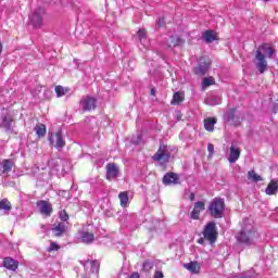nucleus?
I'll list each match as a JSON object with an SVG mask.
<instances>
[{
	"mask_svg": "<svg viewBox=\"0 0 278 278\" xmlns=\"http://www.w3.org/2000/svg\"><path fill=\"white\" fill-rule=\"evenodd\" d=\"M3 264L4 268H8V270H16V268H18V262L11 257L4 258Z\"/></svg>",
	"mask_w": 278,
	"mask_h": 278,
	"instance_id": "20",
	"label": "nucleus"
},
{
	"mask_svg": "<svg viewBox=\"0 0 278 278\" xmlns=\"http://www.w3.org/2000/svg\"><path fill=\"white\" fill-rule=\"evenodd\" d=\"M214 77H204L202 81V88L205 90V88H208V86H214Z\"/></svg>",
	"mask_w": 278,
	"mask_h": 278,
	"instance_id": "30",
	"label": "nucleus"
},
{
	"mask_svg": "<svg viewBox=\"0 0 278 278\" xmlns=\"http://www.w3.org/2000/svg\"><path fill=\"white\" fill-rule=\"evenodd\" d=\"M264 1H266V2H267V1H269V0H264Z\"/></svg>",
	"mask_w": 278,
	"mask_h": 278,
	"instance_id": "50",
	"label": "nucleus"
},
{
	"mask_svg": "<svg viewBox=\"0 0 278 278\" xmlns=\"http://www.w3.org/2000/svg\"><path fill=\"white\" fill-rule=\"evenodd\" d=\"M156 23L159 27H164V17H160Z\"/></svg>",
	"mask_w": 278,
	"mask_h": 278,
	"instance_id": "40",
	"label": "nucleus"
},
{
	"mask_svg": "<svg viewBox=\"0 0 278 278\" xmlns=\"http://www.w3.org/2000/svg\"><path fill=\"white\" fill-rule=\"evenodd\" d=\"M137 36L141 42V45H143V47H146V49L149 47V41H147V30L144 29H139L137 33Z\"/></svg>",
	"mask_w": 278,
	"mask_h": 278,
	"instance_id": "22",
	"label": "nucleus"
},
{
	"mask_svg": "<svg viewBox=\"0 0 278 278\" xmlns=\"http://www.w3.org/2000/svg\"><path fill=\"white\" fill-rule=\"evenodd\" d=\"M218 232L216 231V224L214 222H210L204 227L203 237L205 240L210 242V244H214L216 242V238Z\"/></svg>",
	"mask_w": 278,
	"mask_h": 278,
	"instance_id": "5",
	"label": "nucleus"
},
{
	"mask_svg": "<svg viewBox=\"0 0 278 278\" xmlns=\"http://www.w3.org/2000/svg\"><path fill=\"white\" fill-rule=\"evenodd\" d=\"M52 231L54 236L59 238L60 236H62V233H64V231H66V225L64 223H60L56 227L52 229Z\"/></svg>",
	"mask_w": 278,
	"mask_h": 278,
	"instance_id": "26",
	"label": "nucleus"
},
{
	"mask_svg": "<svg viewBox=\"0 0 278 278\" xmlns=\"http://www.w3.org/2000/svg\"><path fill=\"white\" fill-rule=\"evenodd\" d=\"M153 278H164V273L157 270L155 274H154V277Z\"/></svg>",
	"mask_w": 278,
	"mask_h": 278,
	"instance_id": "39",
	"label": "nucleus"
},
{
	"mask_svg": "<svg viewBox=\"0 0 278 278\" xmlns=\"http://www.w3.org/2000/svg\"><path fill=\"white\" fill-rule=\"evenodd\" d=\"M184 267L189 270V273H192L193 275H199V270H201V265L197 262H190L184 265Z\"/></svg>",
	"mask_w": 278,
	"mask_h": 278,
	"instance_id": "19",
	"label": "nucleus"
},
{
	"mask_svg": "<svg viewBox=\"0 0 278 278\" xmlns=\"http://www.w3.org/2000/svg\"><path fill=\"white\" fill-rule=\"evenodd\" d=\"M78 240H80V242H84L85 244H90L91 242H94V235L88 231H79Z\"/></svg>",
	"mask_w": 278,
	"mask_h": 278,
	"instance_id": "16",
	"label": "nucleus"
},
{
	"mask_svg": "<svg viewBox=\"0 0 278 278\" xmlns=\"http://www.w3.org/2000/svg\"><path fill=\"white\" fill-rule=\"evenodd\" d=\"M118 199H119V202H121V206H122V207H127V205H129V195L127 194L126 191L121 192V193L118 194Z\"/></svg>",
	"mask_w": 278,
	"mask_h": 278,
	"instance_id": "25",
	"label": "nucleus"
},
{
	"mask_svg": "<svg viewBox=\"0 0 278 278\" xmlns=\"http://www.w3.org/2000/svg\"><path fill=\"white\" fill-rule=\"evenodd\" d=\"M49 140L52 147H55V149H62L66 144V142L64 141V137H62L61 130H59L54 135H50Z\"/></svg>",
	"mask_w": 278,
	"mask_h": 278,
	"instance_id": "7",
	"label": "nucleus"
},
{
	"mask_svg": "<svg viewBox=\"0 0 278 278\" xmlns=\"http://www.w3.org/2000/svg\"><path fill=\"white\" fill-rule=\"evenodd\" d=\"M184 101V92H176L173 96L172 105H179Z\"/></svg>",
	"mask_w": 278,
	"mask_h": 278,
	"instance_id": "29",
	"label": "nucleus"
},
{
	"mask_svg": "<svg viewBox=\"0 0 278 278\" xmlns=\"http://www.w3.org/2000/svg\"><path fill=\"white\" fill-rule=\"evenodd\" d=\"M80 105L85 112H90V110H94V108H97V99L87 96L80 101Z\"/></svg>",
	"mask_w": 278,
	"mask_h": 278,
	"instance_id": "10",
	"label": "nucleus"
},
{
	"mask_svg": "<svg viewBox=\"0 0 278 278\" xmlns=\"http://www.w3.org/2000/svg\"><path fill=\"white\" fill-rule=\"evenodd\" d=\"M201 212H205V202L199 201L194 203L193 210L190 214L192 220H199Z\"/></svg>",
	"mask_w": 278,
	"mask_h": 278,
	"instance_id": "11",
	"label": "nucleus"
},
{
	"mask_svg": "<svg viewBox=\"0 0 278 278\" xmlns=\"http://www.w3.org/2000/svg\"><path fill=\"white\" fill-rule=\"evenodd\" d=\"M238 160H240V148H238L236 146H231L230 153L228 156V162L230 164H236V162H238Z\"/></svg>",
	"mask_w": 278,
	"mask_h": 278,
	"instance_id": "15",
	"label": "nucleus"
},
{
	"mask_svg": "<svg viewBox=\"0 0 278 278\" xmlns=\"http://www.w3.org/2000/svg\"><path fill=\"white\" fill-rule=\"evenodd\" d=\"M54 90L56 92V97H64V94H67L68 92V88L63 86H56Z\"/></svg>",
	"mask_w": 278,
	"mask_h": 278,
	"instance_id": "32",
	"label": "nucleus"
},
{
	"mask_svg": "<svg viewBox=\"0 0 278 278\" xmlns=\"http://www.w3.org/2000/svg\"><path fill=\"white\" fill-rule=\"evenodd\" d=\"M198 242H199V244H203V242H205V239L200 238V239L198 240Z\"/></svg>",
	"mask_w": 278,
	"mask_h": 278,
	"instance_id": "44",
	"label": "nucleus"
},
{
	"mask_svg": "<svg viewBox=\"0 0 278 278\" xmlns=\"http://www.w3.org/2000/svg\"><path fill=\"white\" fill-rule=\"evenodd\" d=\"M35 131L39 138H43V136L47 134V126H45V124H38L35 127Z\"/></svg>",
	"mask_w": 278,
	"mask_h": 278,
	"instance_id": "28",
	"label": "nucleus"
},
{
	"mask_svg": "<svg viewBox=\"0 0 278 278\" xmlns=\"http://www.w3.org/2000/svg\"><path fill=\"white\" fill-rule=\"evenodd\" d=\"M210 70V62H203V60H200L199 65L194 68L195 75H205L207 71Z\"/></svg>",
	"mask_w": 278,
	"mask_h": 278,
	"instance_id": "18",
	"label": "nucleus"
},
{
	"mask_svg": "<svg viewBox=\"0 0 278 278\" xmlns=\"http://www.w3.org/2000/svg\"><path fill=\"white\" fill-rule=\"evenodd\" d=\"M12 116L5 114L0 116V127L5 129V131H10V129H12Z\"/></svg>",
	"mask_w": 278,
	"mask_h": 278,
	"instance_id": "14",
	"label": "nucleus"
},
{
	"mask_svg": "<svg viewBox=\"0 0 278 278\" xmlns=\"http://www.w3.org/2000/svg\"><path fill=\"white\" fill-rule=\"evenodd\" d=\"M235 112H236V110L231 109L228 113L225 114L227 121L233 119Z\"/></svg>",
	"mask_w": 278,
	"mask_h": 278,
	"instance_id": "37",
	"label": "nucleus"
},
{
	"mask_svg": "<svg viewBox=\"0 0 278 278\" xmlns=\"http://www.w3.org/2000/svg\"><path fill=\"white\" fill-rule=\"evenodd\" d=\"M220 103V100H217L216 102H211L210 105H218Z\"/></svg>",
	"mask_w": 278,
	"mask_h": 278,
	"instance_id": "43",
	"label": "nucleus"
},
{
	"mask_svg": "<svg viewBox=\"0 0 278 278\" xmlns=\"http://www.w3.org/2000/svg\"><path fill=\"white\" fill-rule=\"evenodd\" d=\"M216 125V118L208 117L204 119V128L206 131H214V126Z\"/></svg>",
	"mask_w": 278,
	"mask_h": 278,
	"instance_id": "24",
	"label": "nucleus"
},
{
	"mask_svg": "<svg viewBox=\"0 0 278 278\" xmlns=\"http://www.w3.org/2000/svg\"><path fill=\"white\" fill-rule=\"evenodd\" d=\"M0 210H4V212H10L12 210L10 201H8L7 199L0 201Z\"/></svg>",
	"mask_w": 278,
	"mask_h": 278,
	"instance_id": "33",
	"label": "nucleus"
},
{
	"mask_svg": "<svg viewBox=\"0 0 278 278\" xmlns=\"http://www.w3.org/2000/svg\"><path fill=\"white\" fill-rule=\"evenodd\" d=\"M152 97H155V89H151Z\"/></svg>",
	"mask_w": 278,
	"mask_h": 278,
	"instance_id": "47",
	"label": "nucleus"
},
{
	"mask_svg": "<svg viewBox=\"0 0 278 278\" xmlns=\"http://www.w3.org/2000/svg\"><path fill=\"white\" fill-rule=\"evenodd\" d=\"M59 250H60V245H58V243H55V242H51L50 247L48 249L49 252H51V251H59Z\"/></svg>",
	"mask_w": 278,
	"mask_h": 278,
	"instance_id": "36",
	"label": "nucleus"
},
{
	"mask_svg": "<svg viewBox=\"0 0 278 278\" xmlns=\"http://www.w3.org/2000/svg\"><path fill=\"white\" fill-rule=\"evenodd\" d=\"M173 151H175V148L161 143L159 150L152 156V160H154V162H161L162 164H166L170 160Z\"/></svg>",
	"mask_w": 278,
	"mask_h": 278,
	"instance_id": "3",
	"label": "nucleus"
},
{
	"mask_svg": "<svg viewBox=\"0 0 278 278\" xmlns=\"http://www.w3.org/2000/svg\"><path fill=\"white\" fill-rule=\"evenodd\" d=\"M90 264L93 266L94 262H90Z\"/></svg>",
	"mask_w": 278,
	"mask_h": 278,
	"instance_id": "49",
	"label": "nucleus"
},
{
	"mask_svg": "<svg viewBox=\"0 0 278 278\" xmlns=\"http://www.w3.org/2000/svg\"><path fill=\"white\" fill-rule=\"evenodd\" d=\"M208 210L213 218H223V212H225V200L215 198L210 203Z\"/></svg>",
	"mask_w": 278,
	"mask_h": 278,
	"instance_id": "4",
	"label": "nucleus"
},
{
	"mask_svg": "<svg viewBox=\"0 0 278 278\" xmlns=\"http://www.w3.org/2000/svg\"><path fill=\"white\" fill-rule=\"evenodd\" d=\"M202 38L205 42H214L216 40V33L214 30H206L203 33Z\"/></svg>",
	"mask_w": 278,
	"mask_h": 278,
	"instance_id": "23",
	"label": "nucleus"
},
{
	"mask_svg": "<svg viewBox=\"0 0 278 278\" xmlns=\"http://www.w3.org/2000/svg\"><path fill=\"white\" fill-rule=\"evenodd\" d=\"M277 190H278V182H277V180H271L268 184L267 188L265 189V193L270 197L273 194H277Z\"/></svg>",
	"mask_w": 278,
	"mask_h": 278,
	"instance_id": "21",
	"label": "nucleus"
},
{
	"mask_svg": "<svg viewBox=\"0 0 278 278\" xmlns=\"http://www.w3.org/2000/svg\"><path fill=\"white\" fill-rule=\"evenodd\" d=\"M163 184L165 186H177V185L181 184V181L179 180L178 174L170 172V173H167L164 175Z\"/></svg>",
	"mask_w": 278,
	"mask_h": 278,
	"instance_id": "8",
	"label": "nucleus"
},
{
	"mask_svg": "<svg viewBox=\"0 0 278 278\" xmlns=\"http://www.w3.org/2000/svg\"><path fill=\"white\" fill-rule=\"evenodd\" d=\"M60 218L61 220H64V222L68 220V213H66V211H61Z\"/></svg>",
	"mask_w": 278,
	"mask_h": 278,
	"instance_id": "38",
	"label": "nucleus"
},
{
	"mask_svg": "<svg viewBox=\"0 0 278 278\" xmlns=\"http://www.w3.org/2000/svg\"><path fill=\"white\" fill-rule=\"evenodd\" d=\"M248 179H250V181H254L255 184H257V181H264V178H262V176L257 175V173H255V170L248 172Z\"/></svg>",
	"mask_w": 278,
	"mask_h": 278,
	"instance_id": "27",
	"label": "nucleus"
},
{
	"mask_svg": "<svg viewBox=\"0 0 278 278\" xmlns=\"http://www.w3.org/2000/svg\"><path fill=\"white\" fill-rule=\"evenodd\" d=\"M179 45H181V38L177 36H169L163 41L164 49H173L175 47H179Z\"/></svg>",
	"mask_w": 278,
	"mask_h": 278,
	"instance_id": "12",
	"label": "nucleus"
},
{
	"mask_svg": "<svg viewBox=\"0 0 278 278\" xmlns=\"http://www.w3.org/2000/svg\"><path fill=\"white\" fill-rule=\"evenodd\" d=\"M129 278H140V274L134 273V274L130 275Z\"/></svg>",
	"mask_w": 278,
	"mask_h": 278,
	"instance_id": "41",
	"label": "nucleus"
},
{
	"mask_svg": "<svg viewBox=\"0 0 278 278\" xmlns=\"http://www.w3.org/2000/svg\"><path fill=\"white\" fill-rule=\"evenodd\" d=\"M255 229L253 228V224H251V219H247L243 222V227L240 233L237 236V240L242 242L243 244H251L253 240H255Z\"/></svg>",
	"mask_w": 278,
	"mask_h": 278,
	"instance_id": "2",
	"label": "nucleus"
},
{
	"mask_svg": "<svg viewBox=\"0 0 278 278\" xmlns=\"http://www.w3.org/2000/svg\"><path fill=\"white\" fill-rule=\"evenodd\" d=\"M12 166H14V163H12V161L4 160L2 162L3 173H10L12 170Z\"/></svg>",
	"mask_w": 278,
	"mask_h": 278,
	"instance_id": "31",
	"label": "nucleus"
},
{
	"mask_svg": "<svg viewBox=\"0 0 278 278\" xmlns=\"http://www.w3.org/2000/svg\"><path fill=\"white\" fill-rule=\"evenodd\" d=\"M1 53H3V45L0 41V55H1Z\"/></svg>",
	"mask_w": 278,
	"mask_h": 278,
	"instance_id": "45",
	"label": "nucleus"
},
{
	"mask_svg": "<svg viewBox=\"0 0 278 278\" xmlns=\"http://www.w3.org/2000/svg\"><path fill=\"white\" fill-rule=\"evenodd\" d=\"M189 200H190V201H194V193H193V192H191V193L189 194Z\"/></svg>",
	"mask_w": 278,
	"mask_h": 278,
	"instance_id": "42",
	"label": "nucleus"
},
{
	"mask_svg": "<svg viewBox=\"0 0 278 278\" xmlns=\"http://www.w3.org/2000/svg\"><path fill=\"white\" fill-rule=\"evenodd\" d=\"M37 207L42 216H51L53 213V206H51V203L45 200L37 202Z\"/></svg>",
	"mask_w": 278,
	"mask_h": 278,
	"instance_id": "9",
	"label": "nucleus"
},
{
	"mask_svg": "<svg viewBox=\"0 0 278 278\" xmlns=\"http://www.w3.org/2000/svg\"><path fill=\"white\" fill-rule=\"evenodd\" d=\"M153 268V263L146 261L143 263V270H146V273H149V270H151Z\"/></svg>",
	"mask_w": 278,
	"mask_h": 278,
	"instance_id": "35",
	"label": "nucleus"
},
{
	"mask_svg": "<svg viewBox=\"0 0 278 278\" xmlns=\"http://www.w3.org/2000/svg\"><path fill=\"white\" fill-rule=\"evenodd\" d=\"M49 166L52 170H64V161L62 159H52L49 161Z\"/></svg>",
	"mask_w": 278,
	"mask_h": 278,
	"instance_id": "17",
	"label": "nucleus"
},
{
	"mask_svg": "<svg viewBox=\"0 0 278 278\" xmlns=\"http://www.w3.org/2000/svg\"><path fill=\"white\" fill-rule=\"evenodd\" d=\"M45 21V9L38 8L36 9L30 16V24L33 27H42V23Z\"/></svg>",
	"mask_w": 278,
	"mask_h": 278,
	"instance_id": "6",
	"label": "nucleus"
},
{
	"mask_svg": "<svg viewBox=\"0 0 278 278\" xmlns=\"http://www.w3.org/2000/svg\"><path fill=\"white\" fill-rule=\"evenodd\" d=\"M207 151H208V160H212V157H214V144L208 143Z\"/></svg>",
	"mask_w": 278,
	"mask_h": 278,
	"instance_id": "34",
	"label": "nucleus"
},
{
	"mask_svg": "<svg viewBox=\"0 0 278 278\" xmlns=\"http://www.w3.org/2000/svg\"><path fill=\"white\" fill-rule=\"evenodd\" d=\"M118 177V167L114 163H109L106 165V179L112 181V179H116Z\"/></svg>",
	"mask_w": 278,
	"mask_h": 278,
	"instance_id": "13",
	"label": "nucleus"
},
{
	"mask_svg": "<svg viewBox=\"0 0 278 278\" xmlns=\"http://www.w3.org/2000/svg\"><path fill=\"white\" fill-rule=\"evenodd\" d=\"M274 112H275V114H277V112H278V104L274 105Z\"/></svg>",
	"mask_w": 278,
	"mask_h": 278,
	"instance_id": "46",
	"label": "nucleus"
},
{
	"mask_svg": "<svg viewBox=\"0 0 278 278\" xmlns=\"http://www.w3.org/2000/svg\"><path fill=\"white\" fill-rule=\"evenodd\" d=\"M274 53L275 50L268 43H264L257 48L255 52V66L261 74L266 73V68H268L266 58H273Z\"/></svg>",
	"mask_w": 278,
	"mask_h": 278,
	"instance_id": "1",
	"label": "nucleus"
},
{
	"mask_svg": "<svg viewBox=\"0 0 278 278\" xmlns=\"http://www.w3.org/2000/svg\"><path fill=\"white\" fill-rule=\"evenodd\" d=\"M135 144H138V142H140V137H138V140L137 141H134Z\"/></svg>",
	"mask_w": 278,
	"mask_h": 278,
	"instance_id": "48",
	"label": "nucleus"
}]
</instances>
